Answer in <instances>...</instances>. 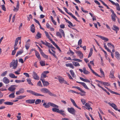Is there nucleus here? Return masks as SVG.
I'll use <instances>...</instances> for the list:
<instances>
[{
  "label": "nucleus",
  "mask_w": 120,
  "mask_h": 120,
  "mask_svg": "<svg viewBox=\"0 0 120 120\" xmlns=\"http://www.w3.org/2000/svg\"><path fill=\"white\" fill-rule=\"evenodd\" d=\"M81 101L82 102V104L83 105H84V104L86 103L85 100L84 99H82L81 100Z\"/></svg>",
  "instance_id": "nucleus-63"
},
{
  "label": "nucleus",
  "mask_w": 120,
  "mask_h": 120,
  "mask_svg": "<svg viewBox=\"0 0 120 120\" xmlns=\"http://www.w3.org/2000/svg\"><path fill=\"white\" fill-rule=\"evenodd\" d=\"M49 73V72L48 71L43 72L41 74V78L44 79L45 78L46 76V75Z\"/></svg>",
  "instance_id": "nucleus-9"
},
{
  "label": "nucleus",
  "mask_w": 120,
  "mask_h": 120,
  "mask_svg": "<svg viewBox=\"0 0 120 120\" xmlns=\"http://www.w3.org/2000/svg\"><path fill=\"white\" fill-rule=\"evenodd\" d=\"M56 35L57 36L59 37L60 38H61L62 37V36L61 34L59 32H56Z\"/></svg>",
  "instance_id": "nucleus-46"
},
{
  "label": "nucleus",
  "mask_w": 120,
  "mask_h": 120,
  "mask_svg": "<svg viewBox=\"0 0 120 120\" xmlns=\"http://www.w3.org/2000/svg\"><path fill=\"white\" fill-rule=\"evenodd\" d=\"M45 33L46 35V37H47V38L48 39H49H49H50V36H49V34L46 31H45Z\"/></svg>",
  "instance_id": "nucleus-55"
},
{
  "label": "nucleus",
  "mask_w": 120,
  "mask_h": 120,
  "mask_svg": "<svg viewBox=\"0 0 120 120\" xmlns=\"http://www.w3.org/2000/svg\"><path fill=\"white\" fill-rule=\"evenodd\" d=\"M58 79L59 82L61 84L64 83V78L62 77L59 76L58 78Z\"/></svg>",
  "instance_id": "nucleus-20"
},
{
  "label": "nucleus",
  "mask_w": 120,
  "mask_h": 120,
  "mask_svg": "<svg viewBox=\"0 0 120 120\" xmlns=\"http://www.w3.org/2000/svg\"><path fill=\"white\" fill-rule=\"evenodd\" d=\"M17 49V48L16 49L15 48L14 50H13L12 52L11 55H15L16 52V50Z\"/></svg>",
  "instance_id": "nucleus-48"
},
{
  "label": "nucleus",
  "mask_w": 120,
  "mask_h": 120,
  "mask_svg": "<svg viewBox=\"0 0 120 120\" xmlns=\"http://www.w3.org/2000/svg\"><path fill=\"white\" fill-rule=\"evenodd\" d=\"M80 79L86 82H90V81L88 79H84L81 77H80Z\"/></svg>",
  "instance_id": "nucleus-29"
},
{
  "label": "nucleus",
  "mask_w": 120,
  "mask_h": 120,
  "mask_svg": "<svg viewBox=\"0 0 120 120\" xmlns=\"http://www.w3.org/2000/svg\"><path fill=\"white\" fill-rule=\"evenodd\" d=\"M51 50L52 51L54 52V53L52 52V53L51 54L53 56H54L55 58H56V55H55V53H56V52L55 51H54V50H52V49H51Z\"/></svg>",
  "instance_id": "nucleus-45"
},
{
  "label": "nucleus",
  "mask_w": 120,
  "mask_h": 120,
  "mask_svg": "<svg viewBox=\"0 0 120 120\" xmlns=\"http://www.w3.org/2000/svg\"><path fill=\"white\" fill-rule=\"evenodd\" d=\"M110 11L112 13V14L111 15L112 19L113 21L115 22L116 20L115 17L117 18V16L112 9H111Z\"/></svg>",
  "instance_id": "nucleus-4"
},
{
  "label": "nucleus",
  "mask_w": 120,
  "mask_h": 120,
  "mask_svg": "<svg viewBox=\"0 0 120 120\" xmlns=\"http://www.w3.org/2000/svg\"><path fill=\"white\" fill-rule=\"evenodd\" d=\"M69 15H70V16H71V17L73 18L74 19H75L77 21L80 22V21H79L77 19V18L75 16H74L73 14H72L70 12H68V13Z\"/></svg>",
  "instance_id": "nucleus-23"
},
{
  "label": "nucleus",
  "mask_w": 120,
  "mask_h": 120,
  "mask_svg": "<svg viewBox=\"0 0 120 120\" xmlns=\"http://www.w3.org/2000/svg\"><path fill=\"white\" fill-rule=\"evenodd\" d=\"M114 72L113 69H112L110 73V75H109V77L111 78H114Z\"/></svg>",
  "instance_id": "nucleus-21"
},
{
  "label": "nucleus",
  "mask_w": 120,
  "mask_h": 120,
  "mask_svg": "<svg viewBox=\"0 0 120 120\" xmlns=\"http://www.w3.org/2000/svg\"><path fill=\"white\" fill-rule=\"evenodd\" d=\"M40 52L42 56L44 57L46 59H48V55H45L43 52L42 50L41 49H39Z\"/></svg>",
  "instance_id": "nucleus-13"
},
{
  "label": "nucleus",
  "mask_w": 120,
  "mask_h": 120,
  "mask_svg": "<svg viewBox=\"0 0 120 120\" xmlns=\"http://www.w3.org/2000/svg\"><path fill=\"white\" fill-rule=\"evenodd\" d=\"M72 60L75 61H77L78 62H82V60L76 58L73 59Z\"/></svg>",
  "instance_id": "nucleus-54"
},
{
  "label": "nucleus",
  "mask_w": 120,
  "mask_h": 120,
  "mask_svg": "<svg viewBox=\"0 0 120 120\" xmlns=\"http://www.w3.org/2000/svg\"><path fill=\"white\" fill-rule=\"evenodd\" d=\"M3 81L6 84H8L10 82V81L9 79L6 77H5L3 79Z\"/></svg>",
  "instance_id": "nucleus-19"
},
{
  "label": "nucleus",
  "mask_w": 120,
  "mask_h": 120,
  "mask_svg": "<svg viewBox=\"0 0 120 120\" xmlns=\"http://www.w3.org/2000/svg\"><path fill=\"white\" fill-rule=\"evenodd\" d=\"M69 52H68L67 53V54H71L72 55H73L74 54V52L72 51L70 49L69 50Z\"/></svg>",
  "instance_id": "nucleus-51"
},
{
  "label": "nucleus",
  "mask_w": 120,
  "mask_h": 120,
  "mask_svg": "<svg viewBox=\"0 0 120 120\" xmlns=\"http://www.w3.org/2000/svg\"><path fill=\"white\" fill-rule=\"evenodd\" d=\"M20 71V69H19V70H18L17 71L15 72L14 73L16 74L19 75V74L20 73L19 72Z\"/></svg>",
  "instance_id": "nucleus-59"
},
{
  "label": "nucleus",
  "mask_w": 120,
  "mask_h": 120,
  "mask_svg": "<svg viewBox=\"0 0 120 120\" xmlns=\"http://www.w3.org/2000/svg\"><path fill=\"white\" fill-rule=\"evenodd\" d=\"M115 57L117 59H120V54L118 52H116L115 53Z\"/></svg>",
  "instance_id": "nucleus-26"
},
{
  "label": "nucleus",
  "mask_w": 120,
  "mask_h": 120,
  "mask_svg": "<svg viewBox=\"0 0 120 120\" xmlns=\"http://www.w3.org/2000/svg\"><path fill=\"white\" fill-rule=\"evenodd\" d=\"M18 61L17 60H13L12 62L10 64V67L11 68L13 67V69H15L17 68L18 66Z\"/></svg>",
  "instance_id": "nucleus-2"
},
{
  "label": "nucleus",
  "mask_w": 120,
  "mask_h": 120,
  "mask_svg": "<svg viewBox=\"0 0 120 120\" xmlns=\"http://www.w3.org/2000/svg\"><path fill=\"white\" fill-rule=\"evenodd\" d=\"M26 97V95L23 96V95H20L18 96L17 98V99H21L24 98Z\"/></svg>",
  "instance_id": "nucleus-37"
},
{
  "label": "nucleus",
  "mask_w": 120,
  "mask_h": 120,
  "mask_svg": "<svg viewBox=\"0 0 120 120\" xmlns=\"http://www.w3.org/2000/svg\"><path fill=\"white\" fill-rule=\"evenodd\" d=\"M30 31L33 33L35 32V26L34 24H32L30 26Z\"/></svg>",
  "instance_id": "nucleus-25"
},
{
  "label": "nucleus",
  "mask_w": 120,
  "mask_h": 120,
  "mask_svg": "<svg viewBox=\"0 0 120 120\" xmlns=\"http://www.w3.org/2000/svg\"><path fill=\"white\" fill-rule=\"evenodd\" d=\"M68 110L69 112L71 114L74 115L75 114V110L73 108H68Z\"/></svg>",
  "instance_id": "nucleus-7"
},
{
  "label": "nucleus",
  "mask_w": 120,
  "mask_h": 120,
  "mask_svg": "<svg viewBox=\"0 0 120 120\" xmlns=\"http://www.w3.org/2000/svg\"><path fill=\"white\" fill-rule=\"evenodd\" d=\"M52 111L53 112H56L58 113L60 110H59V109L56 108H52Z\"/></svg>",
  "instance_id": "nucleus-30"
},
{
  "label": "nucleus",
  "mask_w": 120,
  "mask_h": 120,
  "mask_svg": "<svg viewBox=\"0 0 120 120\" xmlns=\"http://www.w3.org/2000/svg\"><path fill=\"white\" fill-rule=\"evenodd\" d=\"M107 45L108 46H109L110 47H111V46H112L113 48H115V47L114 45L110 43H107Z\"/></svg>",
  "instance_id": "nucleus-56"
},
{
  "label": "nucleus",
  "mask_w": 120,
  "mask_h": 120,
  "mask_svg": "<svg viewBox=\"0 0 120 120\" xmlns=\"http://www.w3.org/2000/svg\"><path fill=\"white\" fill-rule=\"evenodd\" d=\"M93 51V49L92 48H91L90 49V51L89 53L88 58H89L92 55V52Z\"/></svg>",
  "instance_id": "nucleus-38"
},
{
  "label": "nucleus",
  "mask_w": 120,
  "mask_h": 120,
  "mask_svg": "<svg viewBox=\"0 0 120 120\" xmlns=\"http://www.w3.org/2000/svg\"><path fill=\"white\" fill-rule=\"evenodd\" d=\"M100 71L101 75L103 76V77H104L105 76L104 73L101 68H100Z\"/></svg>",
  "instance_id": "nucleus-52"
},
{
  "label": "nucleus",
  "mask_w": 120,
  "mask_h": 120,
  "mask_svg": "<svg viewBox=\"0 0 120 120\" xmlns=\"http://www.w3.org/2000/svg\"><path fill=\"white\" fill-rule=\"evenodd\" d=\"M33 77L34 79L36 80H39V77L38 75L34 71L33 72Z\"/></svg>",
  "instance_id": "nucleus-8"
},
{
  "label": "nucleus",
  "mask_w": 120,
  "mask_h": 120,
  "mask_svg": "<svg viewBox=\"0 0 120 120\" xmlns=\"http://www.w3.org/2000/svg\"><path fill=\"white\" fill-rule=\"evenodd\" d=\"M25 47L26 50H28L30 47V44L29 43H26Z\"/></svg>",
  "instance_id": "nucleus-47"
},
{
  "label": "nucleus",
  "mask_w": 120,
  "mask_h": 120,
  "mask_svg": "<svg viewBox=\"0 0 120 120\" xmlns=\"http://www.w3.org/2000/svg\"><path fill=\"white\" fill-rule=\"evenodd\" d=\"M9 75L10 77L13 78L14 76H15V75L13 73H11Z\"/></svg>",
  "instance_id": "nucleus-64"
},
{
  "label": "nucleus",
  "mask_w": 120,
  "mask_h": 120,
  "mask_svg": "<svg viewBox=\"0 0 120 120\" xmlns=\"http://www.w3.org/2000/svg\"><path fill=\"white\" fill-rule=\"evenodd\" d=\"M41 34L39 32H38L37 34L36 35V36H37L38 38H37V39H38L41 38Z\"/></svg>",
  "instance_id": "nucleus-44"
},
{
  "label": "nucleus",
  "mask_w": 120,
  "mask_h": 120,
  "mask_svg": "<svg viewBox=\"0 0 120 120\" xmlns=\"http://www.w3.org/2000/svg\"><path fill=\"white\" fill-rule=\"evenodd\" d=\"M112 29L115 31H118L119 30V28L118 26H116V25H114L113 26V28H112Z\"/></svg>",
  "instance_id": "nucleus-31"
},
{
  "label": "nucleus",
  "mask_w": 120,
  "mask_h": 120,
  "mask_svg": "<svg viewBox=\"0 0 120 120\" xmlns=\"http://www.w3.org/2000/svg\"><path fill=\"white\" fill-rule=\"evenodd\" d=\"M40 64L42 66H43L45 65V64L44 61H41L40 62Z\"/></svg>",
  "instance_id": "nucleus-49"
},
{
  "label": "nucleus",
  "mask_w": 120,
  "mask_h": 120,
  "mask_svg": "<svg viewBox=\"0 0 120 120\" xmlns=\"http://www.w3.org/2000/svg\"><path fill=\"white\" fill-rule=\"evenodd\" d=\"M110 92L114 94L118 95H120V94L117 93L113 91L112 90H111Z\"/></svg>",
  "instance_id": "nucleus-57"
},
{
  "label": "nucleus",
  "mask_w": 120,
  "mask_h": 120,
  "mask_svg": "<svg viewBox=\"0 0 120 120\" xmlns=\"http://www.w3.org/2000/svg\"><path fill=\"white\" fill-rule=\"evenodd\" d=\"M27 81L28 83L32 86L33 85V84L31 82V79L30 78H28L27 79Z\"/></svg>",
  "instance_id": "nucleus-35"
},
{
  "label": "nucleus",
  "mask_w": 120,
  "mask_h": 120,
  "mask_svg": "<svg viewBox=\"0 0 120 120\" xmlns=\"http://www.w3.org/2000/svg\"><path fill=\"white\" fill-rule=\"evenodd\" d=\"M48 104H49V106L50 105L51 106L57 108H59V106H58L53 103H52L51 102H49L48 103Z\"/></svg>",
  "instance_id": "nucleus-22"
},
{
  "label": "nucleus",
  "mask_w": 120,
  "mask_h": 120,
  "mask_svg": "<svg viewBox=\"0 0 120 120\" xmlns=\"http://www.w3.org/2000/svg\"><path fill=\"white\" fill-rule=\"evenodd\" d=\"M40 80L42 81L44 86H47L49 85V83L47 81H45L43 79L40 78Z\"/></svg>",
  "instance_id": "nucleus-11"
},
{
  "label": "nucleus",
  "mask_w": 120,
  "mask_h": 120,
  "mask_svg": "<svg viewBox=\"0 0 120 120\" xmlns=\"http://www.w3.org/2000/svg\"><path fill=\"white\" fill-rule=\"evenodd\" d=\"M85 105L86 107V109L89 110L90 109H91V110H92V108L90 107V104H89V103H86L85 104Z\"/></svg>",
  "instance_id": "nucleus-27"
},
{
  "label": "nucleus",
  "mask_w": 120,
  "mask_h": 120,
  "mask_svg": "<svg viewBox=\"0 0 120 120\" xmlns=\"http://www.w3.org/2000/svg\"><path fill=\"white\" fill-rule=\"evenodd\" d=\"M105 86H108L110 85V84L108 82H104V84Z\"/></svg>",
  "instance_id": "nucleus-61"
},
{
  "label": "nucleus",
  "mask_w": 120,
  "mask_h": 120,
  "mask_svg": "<svg viewBox=\"0 0 120 120\" xmlns=\"http://www.w3.org/2000/svg\"><path fill=\"white\" fill-rule=\"evenodd\" d=\"M70 72L71 74L72 75V77H74L75 74L73 70H70Z\"/></svg>",
  "instance_id": "nucleus-50"
},
{
  "label": "nucleus",
  "mask_w": 120,
  "mask_h": 120,
  "mask_svg": "<svg viewBox=\"0 0 120 120\" xmlns=\"http://www.w3.org/2000/svg\"><path fill=\"white\" fill-rule=\"evenodd\" d=\"M35 99H28L26 101V102L29 104H33L34 103Z\"/></svg>",
  "instance_id": "nucleus-18"
},
{
  "label": "nucleus",
  "mask_w": 120,
  "mask_h": 120,
  "mask_svg": "<svg viewBox=\"0 0 120 120\" xmlns=\"http://www.w3.org/2000/svg\"><path fill=\"white\" fill-rule=\"evenodd\" d=\"M88 66L90 68V69L91 70L92 72L96 76H97L101 78V77L100 76V75H98L97 73H96L91 68V65L90 64H88Z\"/></svg>",
  "instance_id": "nucleus-10"
},
{
  "label": "nucleus",
  "mask_w": 120,
  "mask_h": 120,
  "mask_svg": "<svg viewBox=\"0 0 120 120\" xmlns=\"http://www.w3.org/2000/svg\"><path fill=\"white\" fill-rule=\"evenodd\" d=\"M24 90L23 88H21L19 89V90L16 91V94L17 95L19 94H22L24 92Z\"/></svg>",
  "instance_id": "nucleus-14"
},
{
  "label": "nucleus",
  "mask_w": 120,
  "mask_h": 120,
  "mask_svg": "<svg viewBox=\"0 0 120 120\" xmlns=\"http://www.w3.org/2000/svg\"><path fill=\"white\" fill-rule=\"evenodd\" d=\"M15 92L10 94L9 95V97L10 98H14L15 97Z\"/></svg>",
  "instance_id": "nucleus-40"
},
{
  "label": "nucleus",
  "mask_w": 120,
  "mask_h": 120,
  "mask_svg": "<svg viewBox=\"0 0 120 120\" xmlns=\"http://www.w3.org/2000/svg\"><path fill=\"white\" fill-rule=\"evenodd\" d=\"M49 40L51 41V42L52 44L55 46L56 44V43H55V42L54 41H52V39H50Z\"/></svg>",
  "instance_id": "nucleus-62"
},
{
  "label": "nucleus",
  "mask_w": 120,
  "mask_h": 120,
  "mask_svg": "<svg viewBox=\"0 0 120 120\" xmlns=\"http://www.w3.org/2000/svg\"><path fill=\"white\" fill-rule=\"evenodd\" d=\"M47 43V46H48L49 48H51L53 46L50 43L48 42Z\"/></svg>",
  "instance_id": "nucleus-58"
},
{
  "label": "nucleus",
  "mask_w": 120,
  "mask_h": 120,
  "mask_svg": "<svg viewBox=\"0 0 120 120\" xmlns=\"http://www.w3.org/2000/svg\"><path fill=\"white\" fill-rule=\"evenodd\" d=\"M76 53L78 54V56L80 59L82 58L83 57V55L82 52L80 51H77Z\"/></svg>",
  "instance_id": "nucleus-16"
},
{
  "label": "nucleus",
  "mask_w": 120,
  "mask_h": 120,
  "mask_svg": "<svg viewBox=\"0 0 120 120\" xmlns=\"http://www.w3.org/2000/svg\"><path fill=\"white\" fill-rule=\"evenodd\" d=\"M23 52V50H21L18 51L16 55V56L17 57L18 55L21 54Z\"/></svg>",
  "instance_id": "nucleus-34"
},
{
  "label": "nucleus",
  "mask_w": 120,
  "mask_h": 120,
  "mask_svg": "<svg viewBox=\"0 0 120 120\" xmlns=\"http://www.w3.org/2000/svg\"><path fill=\"white\" fill-rule=\"evenodd\" d=\"M42 105L46 108H48L50 107L49 104H48V103L44 102L43 104Z\"/></svg>",
  "instance_id": "nucleus-32"
},
{
  "label": "nucleus",
  "mask_w": 120,
  "mask_h": 120,
  "mask_svg": "<svg viewBox=\"0 0 120 120\" xmlns=\"http://www.w3.org/2000/svg\"><path fill=\"white\" fill-rule=\"evenodd\" d=\"M108 104L110 106L112 107L116 110H117V106L115 104L113 103H111L110 102H109Z\"/></svg>",
  "instance_id": "nucleus-17"
},
{
  "label": "nucleus",
  "mask_w": 120,
  "mask_h": 120,
  "mask_svg": "<svg viewBox=\"0 0 120 120\" xmlns=\"http://www.w3.org/2000/svg\"><path fill=\"white\" fill-rule=\"evenodd\" d=\"M4 104L7 105H12L13 103L9 101H7L4 102Z\"/></svg>",
  "instance_id": "nucleus-36"
},
{
  "label": "nucleus",
  "mask_w": 120,
  "mask_h": 120,
  "mask_svg": "<svg viewBox=\"0 0 120 120\" xmlns=\"http://www.w3.org/2000/svg\"><path fill=\"white\" fill-rule=\"evenodd\" d=\"M108 111L109 113H110L113 116L115 117L116 118H117L116 116L115 115L114 113L112 112L110 110H108Z\"/></svg>",
  "instance_id": "nucleus-60"
},
{
  "label": "nucleus",
  "mask_w": 120,
  "mask_h": 120,
  "mask_svg": "<svg viewBox=\"0 0 120 120\" xmlns=\"http://www.w3.org/2000/svg\"><path fill=\"white\" fill-rule=\"evenodd\" d=\"M41 92L45 93H48L51 96L56 97V95L52 93L47 89L45 88H43L41 89L40 90Z\"/></svg>",
  "instance_id": "nucleus-1"
},
{
  "label": "nucleus",
  "mask_w": 120,
  "mask_h": 120,
  "mask_svg": "<svg viewBox=\"0 0 120 120\" xmlns=\"http://www.w3.org/2000/svg\"><path fill=\"white\" fill-rule=\"evenodd\" d=\"M98 86L99 87L101 88L103 90L105 91L108 95L110 94V93L108 92L106 90L104 89L103 87L100 86L99 84H97Z\"/></svg>",
  "instance_id": "nucleus-28"
},
{
  "label": "nucleus",
  "mask_w": 120,
  "mask_h": 120,
  "mask_svg": "<svg viewBox=\"0 0 120 120\" xmlns=\"http://www.w3.org/2000/svg\"><path fill=\"white\" fill-rule=\"evenodd\" d=\"M26 91L27 92L30 93L31 94L36 96H44V95H43L40 94L36 93L31 90H26Z\"/></svg>",
  "instance_id": "nucleus-3"
},
{
  "label": "nucleus",
  "mask_w": 120,
  "mask_h": 120,
  "mask_svg": "<svg viewBox=\"0 0 120 120\" xmlns=\"http://www.w3.org/2000/svg\"><path fill=\"white\" fill-rule=\"evenodd\" d=\"M64 111L63 110H59L58 113L61 114L64 117L66 115L65 113H64Z\"/></svg>",
  "instance_id": "nucleus-33"
},
{
  "label": "nucleus",
  "mask_w": 120,
  "mask_h": 120,
  "mask_svg": "<svg viewBox=\"0 0 120 120\" xmlns=\"http://www.w3.org/2000/svg\"><path fill=\"white\" fill-rule=\"evenodd\" d=\"M14 86L16 87H17V86L16 85H11V86L10 87H9L8 89V90L9 91L11 92H13L16 89L15 87H14Z\"/></svg>",
  "instance_id": "nucleus-12"
},
{
  "label": "nucleus",
  "mask_w": 120,
  "mask_h": 120,
  "mask_svg": "<svg viewBox=\"0 0 120 120\" xmlns=\"http://www.w3.org/2000/svg\"><path fill=\"white\" fill-rule=\"evenodd\" d=\"M7 71H5L2 73L1 75V76H5L7 74Z\"/></svg>",
  "instance_id": "nucleus-53"
},
{
  "label": "nucleus",
  "mask_w": 120,
  "mask_h": 120,
  "mask_svg": "<svg viewBox=\"0 0 120 120\" xmlns=\"http://www.w3.org/2000/svg\"><path fill=\"white\" fill-rule=\"evenodd\" d=\"M96 36L98 37L99 38L102 39L103 40H104L105 42L107 41H109V39L108 38L102 37L101 35H96Z\"/></svg>",
  "instance_id": "nucleus-15"
},
{
  "label": "nucleus",
  "mask_w": 120,
  "mask_h": 120,
  "mask_svg": "<svg viewBox=\"0 0 120 120\" xmlns=\"http://www.w3.org/2000/svg\"><path fill=\"white\" fill-rule=\"evenodd\" d=\"M109 1L111 3H112L113 5H115L116 6V8L117 10L118 11L120 10V5L118 3H115L113 1L111 0H109Z\"/></svg>",
  "instance_id": "nucleus-6"
},
{
  "label": "nucleus",
  "mask_w": 120,
  "mask_h": 120,
  "mask_svg": "<svg viewBox=\"0 0 120 120\" xmlns=\"http://www.w3.org/2000/svg\"><path fill=\"white\" fill-rule=\"evenodd\" d=\"M41 102V100L40 99H37L35 102V104L37 105L39 104Z\"/></svg>",
  "instance_id": "nucleus-39"
},
{
  "label": "nucleus",
  "mask_w": 120,
  "mask_h": 120,
  "mask_svg": "<svg viewBox=\"0 0 120 120\" xmlns=\"http://www.w3.org/2000/svg\"><path fill=\"white\" fill-rule=\"evenodd\" d=\"M21 37H19L16 38L15 39V45H14V48L15 49H15H16L17 48V49H18V47H16L17 46V44L18 43V41L19 40H20V41L21 40Z\"/></svg>",
  "instance_id": "nucleus-5"
},
{
  "label": "nucleus",
  "mask_w": 120,
  "mask_h": 120,
  "mask_svg": "<svg viewBox=\"0 0 120 120\" xmlns=\"http://www.w3.org/2000/svg\"><path fill=\"white\" fill-rule=\"evenodd\" d=\"M72 63L73 65L75 66H80V65L78 62H73Z\"/></svg>",
  "instance_id": "nucleus-43"
},
{
  "label": "nucleus",
  "mask_w": 120,
  "mask_h": 120,
  "mask_svg": "<svg viewBox=\"0 0 120 120\" xmlns=\"http://www.w3.org/2000/svg\"><path fill=\"white\" fill-rule=\"evenodd\" d=\"M82 85L87 90H89V89L88 87L87 86L86 84L84 82H83Z\"/></svg>",
  "instance_id": "nucleus-42"
},
{
  "label": "nucleus",
  "mask_w": 120,
  "mask_h": 120,
  "mask_svg": "<svg viewBox=\"0 0 120 120\" xmlns=\"http://www.w3.org/2000/svg\"><path fill=\"white\" fill-rule=\"evenodd\" d=\"M73 88H75L78 89L82 93H85L86 92L77 86H73L72 87Z\"/></svg>",
  "instance_id": "nucleus-24"
},
{
  "label": "nucleus",
  "mask_w": 120,
  "mask_h": 120,
  "mask_svg": "<svg viewBox=\"0 0 120 120\" xmlns=\"http://www.w3.org/2000/svg\"><path fill=\"white\" fill-rule=\"evenodd\" d=\"M35 55L38 59H41L39 54L38 52L36 51L35 52Z\"/></svg>",
  "instance_id": "nucleus-41"
}]
</instances>
